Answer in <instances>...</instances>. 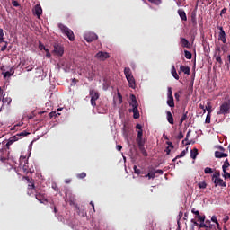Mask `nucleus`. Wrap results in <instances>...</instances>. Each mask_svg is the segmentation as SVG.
Masks as SVG:
<instances>
[{
    "label": "nucleus",
    "instance_id": "1",
    "mask_svg": "<svg viewBox=\"0 0 230 230\" xmlns=\"http://www.w3.org/2000/svg\"><path fill=\"white\" fill-rule=\"evenodd\" d=\"M129 105H130V107H132L129 110V112H133L134 119H139L140 115H139V110L137 109L139 104L137 103V100L136 99V95H134V94L130 95Z\"/></svg>",
    "mask_w": 230,
    "mask_h": 230
},
{
    "label": "nucleus",
    "instance_id": "2",
    "mask_svg": "<svg viewBox=\"0 0 230 230\" xmlns=\"http://www.w3.org/2000/svg\"><path fill=\"white\" fill-rule=\"evenodd\" d=\"M58 28L61 31V32L63 33V35H66L71 42L75 41V33L73 32V31L71 29H69L67 26H66L62 23L58 24Z\"/></svg>",
    "mask_w": 230,
    "mask_h": 230
},
{
    "label": "nucleus",
    "instance_id": "3",
    "mask_svg": "<svg viewBox=\"0 0 230 230\" xmlns=\"http://www.w3.org/2000/svg\"><path fill=\"white\" fill-rule=\"evenodd\" d=\"M124 75L129 84V87L131 89H136V79H134V75H132V70H130L128 67H125Z\"/></svg>",
    "mask_w": 230,
    "mask_h": 230
},
{
    "label": "nucleus",
    "instance_id": "4",
    "mask_svg": "<svg viewBox=\"0 0 230 230\" xmlns=\"http://www.w3.org/2000/svg\"><path fill=\"white\" fill-rule=\"evenodd\" d=\"M230 112V101H225L219 107V111H217L218 115L226 116V114H229Z\"/></svg>",
    "mask_w": 230,
    "mask_h": 230
},
{
    "label": "nucleus",
    "instance_id": "5",
    "mask_svg": "<svg viewBox=\"0 0 230 230\" xmlns=\"http://www.w3.org/2000/svg\"><path fill=\"white\" fill-rule=\"evenodd\" d=\"M89 94L92 107H96V101L100 99V93L96 90H90Z\"/></svg>",
    "mask_w": 230,
    "mask_h": 230
},
{
    "label": "nucleus",
    "instance_id": "6",
    "mask_svg": "<svg viewBox=\"0 0 230 230\" xmlns=\"http://www.w3.org/2000/svg\"><path fill=\"white\" fill-rule=\"evenodd\" d=\"M167 105L173 109L175 107V101L173 100V93L172 92V87L167 90Z\"/></svg>",
    "mask_w": 230,
    "mask_h": 230
},
{
    "label": "nucleus",
    "instance_id": "7",
    "mask_svg": "<svg viewBox=\"0 0 230 230\" xmlns=\"http://www.w3.org/2000/svg\"><path fill=\"white\" fill-rule=\"evenodd\" d=\"M95 58H97V60H101V61L104 62V60H107V58H111V55H109V53H107V52L99 51L95 55Z\"/></svg>",
    "mask_w": 230,
    "mask_h": 230
},
{
    "label": "nucleus",
    "instance_id": "8",
    "mask_svg": "<svg viewBox=\"0 0 230 230\" xmlns=\"http://www.w3.org/2000/svg\"><path fill=\"white\" fill-rule=\"evenodd\" d=\"M20 168L24 173H30V166L28 165V160H26V158H22L21 161Z\"/></svg>",
    "mask_w": 230,
    "mask_h": 230
},
{
    "label": "nucleus",
    "instance_id": "9",
    "mask_svg": "<svg viewBox=\"0 0 230 230\" xmlns=\"http://www.w3.org/2000/svg\"><path fill=\"white\" fill-rule=\"evenodd\" d=\"M84 40L86 42H93V40H98V35L94 32H89L84 35Z\"/></svg>",
    "mask_w": 230,
    "mask_h": 230
},
{
    "label": "nucleus",
    "instance_id": "10",
    "mask_svg": "<svg viewBox=\"0 0 230 230\" xmlns=\"http://www.w3.org/2000/svg\"><path fill=\"white\" fill-rule=\"evenodd\" d=\"M2 102L3 104L0 108V111H3L4 105H10L12 103V98L6 95V93H4L2 98Z\"/></svg>",
    "mask_w": 230,
    "mask_h": 230
},
{
    "label": "nucleus",
    "instance_id": "11",
    "mask_svg": "<svg viewBox=\"0 0 230 230\" xmlns=\"http://www.w3.org/2000/svg\"><path fill=\"white\" fill-rule=\"evenodd\" d=\"M36 199L40 202V204H44V202H48V198H46V194L43 192H38L35 195Z\"/></svg>",
    "mask_w": 230,
    "mask_h": 230
},
{
    "label": "nucleus",
    "instance_id": "12",
    "mask_svg": "<svg viewBox=\"0 0 230 230\" xmlns=\"http://www.w3.org/2000/svg\"><path fill=\"white\" fill-rule=\"evenodd\" d=\"M54 53H56L58 57H62V55H64V47L60 45H54Z\"/></svg>",
    "mask_w": 230,
    "mask_h": 230
},
{
    "label": "nucleus",
    "instance_id": "13",
    "mask_svg": "<svg viewBox=\"0 0 230 230\" xmlns=\"http://www.w3.org/2000/svg\"><path fill=\"white\" fill-rule=\"evenodd\" d=\"M33 13L38 17V19H40V15H42V7L40 6V4L35 5Z\"/></svg>",
    "mask_w": 230,
    "mask_h": 230
},
{
    "label": "nucleus",
    "instance_id": "14",
    "mask_svg": "<svg viewBox=\"0 0 230 230\" xmlns=\"http://www.w3.org/2000/svg\"><path fill=\"white\" fill-rule=\"evenodd\" d=\"M19 139H21V137L17 135L11 137L6 144V147L10 148L11 145H13V143H15V141H19Z\"/></svg>",
    "mask_w": 230,
    "mask_h": 230
},
{
    "label": "nucleus",
    "instance_id": "15",
    "mask_svg": "<svg viewBox=\"0 0 230 230\" xmlns=\"http://www.w3.org/2000/svg\"><path fill=\"white\" fill-rule=\"evenodd\" d=\"M219 30V40H221V42H223V44H226L227 42V40H226V31H224L223 27H220Z\"/></svg>",
    "mask_w": 230,
    "mask_h": 230
},
{
    "label": "nucleus",
    "instance_id": "16",
    "mask_svg": "<svg viewBox=\"0 0 230 230\" xmlns=\"http://www.w3.org/2000/svg\"><path fill=\"white\" fill-rule=\"evenodd\" d=\"M214 184L215 186H221L223 188H226L227 185L226 184V182L224 181V180H222L221 178H217V179H215L214 181Z\"/></svg>",
    "mask_w": 230,
    "mask_h": 230
},
{
    "label": "nucleus",
    "instance_id": "17",
    "mask_svg": "<svg viewBox=\"0 0 230 230\" xmlns=\"http://www.w3.org/2000/svg\"><path fill=\"white\" fill-rule=\"evenodd\" d=\"M180 71L184 75H191V69L189 66H181Z\"/></svg>",
    "mask_w": 230,
    "mask_h": 230
},
{
    "label": "nucleus",
    "instance_id": "18",
    "mask_svg": "<svg viewBox=\"0 0 230 230\" xmlns=\"http://www.w3.org/2000/svg\"><path fill=\"white\" fill-rule=\"evenodd\" d=\"M166 116L168 123H170V125H173V123H175V120L173 119V115L172 114V111H166Z\"/></svg>",
    "mask_w": 230,
    "mask_h": 230
},
{
    "label": "nucleus",
    "instance_id": "19",
    "mask_svg": "<svg viewBox=\"0 0 230 230\" xmlns=\"http://www.w3.org/2000/svg\"><path fill=\"white\" fill-rule=\"evenodd\" d=\"M178 14L181 17V21H188V16H186V12H184V10L179 9Z\"/></svg>",
    "mask_w": 230,
    "mask_h": 230
},
{
    "label": "nucleus",
    "instance_id": "20",
    "mask_svg": "<svg viewBox=\"0 0 230 230\" xmlns=\"http://www.w3.org/2000/svg\"><path fill=\"white\" fill-rule=\"evenodd\" d=\"M206 111H207L208 114H211V112H213V106L211 105V102H209V101L207 102V105L205 107V112H206Z\"/></svg>",
    "mask_w": 230,
    "mask_h": 230
},
{
    "label": "nucleus",
    "instance_id": "21",
    "mask_svg": "<svg viewBox=\"0 0 230 230\" xmlns=\"http://www.w3.org/2000/svg\"><path fill=\"white\" fill-rule=\"evenodd\" d=\"M227 154L226 153H222L220 151H216L215 152V157H217V159H222V157H227Z\"/></svg>",
    "mask_w": 230,
    "mask_h": 230
},
{
    "label": "nucleus",
    "instance_id": "22",
    "mask_svg": "<svg viewBox=\"0 0 230 230\" xmlns=\"http://www.w3.org/2000/svg\"><path fill=\"white\" fill-rule=\"evenodd\" d=\"M197 155H199V149L193 148L192 150H190L191 159H197Z\"/></svg>",
    "mask_w": 230,
    "mask_h": 230
},
{
    "label": "nucleus",
    "instance_id": "23",
    "mask_svg": "<svg viewBox=\"0 0 230 230\" xmlns=\"http://www.w3.org/2000/svg\"><path fill=\"white\" fill-rule=\"evenodd\" d=\"M181 44L182 48H190V41H188V40H186L185 38L181 39Z\"/></svg>",
    "mask_w": 230,
    "mask_h": 230
},
{
    "label": "nucleus",
    "instance_id": "24",
    "mask_svg": "<svg viewBox=\"0 0 230 230\" xmlns=\"http://www.w3.org/2000/svg\"><path fill=\"white\" fill-rule=\"evenodd\" d=\"M13 73H15V70H13V68H11L10 71L4 73V78H8L10 76H13Z\"/></svg>",
    "mask_w": 230,
    "mask_h": 230
},
{
    "label": "nucleus",
    "instance_id": "25",
    "mask_svg": "<svg viewBox=\"0 0 230 230\" xmlns=\"http://www.w3.org/2000/svg\"><path fill=\"white\" fill-rule=\"evenodd\" d=\"M191 134V130L189 129L186 135V137L184 140H182V143L186 142L185 145H191V141L188 140L190 138V135Z\"/></svg>",
    "mask_w": 230,
    "mask_h": 230
},
{
    "label": "nucleus",
    "instance_id": "26",
    "mask_svg": "<svg viewBox=\"0 0 230 230\" xmlns=\"http://www.w3.org/2000/svg\"><path fill=\"white\" fill-rule=\"evenodd\" d=\"M144 177L148 179H155V172H154V170H149V172L146 174Z\"/></svg>",
    "mask_w": 230,
    "mask_h": 230
},
{
    "label": "nucleus",
    "instance_id": "27",
    "mask_svg": "<svg viewBox=\"0 0 230 230\" xmlns=\"http://www.w3.org/2000/svg\"><path fill=\"white\" fill-rule=\"evenodd\" d=\"M230 166L229 160L226 159L222 166L223 172H227V168Z\"/></svg>",
    "mask_w": 230,
    "mask_h": 230
},
{
    "label": "nucleus",
    "instance_id": "28",
    "mask_svg": "<svg viewBox=\"0 0 230 230\" xmlns=\"http://www.w3.org/2000/svg\"><path fill=\"white\" fill-rule=\"evenodd\" d=\"M186 119H188V111L183 113L182 117L181 118V119H180L181 125H182V123H184V121H186Z\"/></svg>",
    "mask_w": 230,
    "mask_h": 230
},
{
    "label": "nucleus",
    "instance_id": "29",
    "mask_svg": "<svg viewBox=\"0 0 230 230\" xmlns=\"http://www.w3.org/2000/svg\"><path fill=\"white\" fill-rule=\"evenodd\" d=\"M181 94H182L181 91L176 92L174 93V98H175L176 102H180L181 101Z\"/></svg>",
    "mask_w": 230,
    "mask_h": 230
},
{
    "label": "nucleus",
    "instance_id": "30",
    "mask_svg": "<svg viewBox=\"0 0 230 230\" xmlns=\"http://www.w3.org/2000/svg\"><path fill=\"white\" fill-rule=\"evenodd\" d=\"M198 186L199 190H206V188L208 187V184L206 183V181H202V182H199Z\"/></svg>",
    "mask_w": 230,
    "mask_h": 230
},
{
    "label": "nucleus",
    "instance_id": "31",
    "mask_svg": "<svg viewBox=\"0 0 230 230\" xmlns=\"http://www.w3.org/2000/svg\"><path fill=\"white\" fill-rule=\"evenodd\" d=\"M3 42H4V31L0 29V44H3Z\"/></svg>",
    "mask_w": 230,
    "mask_h": 230
},
{
    "label": "nucleus",
    "instance_id": "32",
    "mask_svg": "<svg viewBox=\"0 0 230 230\" xmlns=\"http://www.w3.org/2000/svg\"><path fill=\"white\" fill-rule=\"evenodd\" d=\"M137 143L138 145V148H140L141 146H145V141L143 140V138H137Z\"/></svg>",
    "mask_w": 230,
    "mask_h": 230
},
{
    "label": "nucleus",
    "instance_id": "33",
    "mask_svg": "<svg viewBox=\"0 0 230 230\" xmlns=\"http://www.w3.org/2000/svg\"><path fill=\"white\" fill-rule=\"evenodd\" d=\"M215 179H220V171H216L214 174L212 175V181H215Z\"/></svg>",
    "mask_w": 230,
    "mask_h": 230
},
{
    "label": "nucleus",
    "instance_id": "34",
    "mask_svg": "<svg viewBox=\"0 0 230 230\" xmlns=\"http://www.w3.org/2000/svg\"><path fill=\"white\" fill-rule=\"evenodd\" d=\"M184 53H185V58H187V60H191V58L193 57L191 52L185 50Z\"/></svg>",
    "mask_w": 230,
    "mask_h": 230
},
{
    "label": "nucleus",
    "instance_id": "35",
    "mask_svg": "<svg viewBox=\"0 0 230 230\" xmlns=\"http://www.w3.org/2000/svg\"><path fill=\"white\" fill-rule=\"evenodd\" d=\"M138 148H139L141 154H142L145 157H146V156L148 155V153L146 152V149H145V146H141V147H138Z\"/></svg>",
    "mask_w": 230,
    "mask_h": 230
},
{
    "label": "nucleus",
    "instance_id": "36",
    "mask_svg": "<svg viewBox=\"0 0 230 230\" xmlns=\"http://www.w3.org/2000/svg\"><path fill=\"white\" fill-rule=\"evenodd\" d=\"M187 152H188V148H186V150L181 151V154L176 156V159H181V157H184Z\"/></svg>",
    "mask_w": 230,
    "mask_h": 230
},
{
    "label": "nucleus",
    "instance_id": "37",
    "mask_svg": "<svg viewBox=\"0 0 230 230\" xmlns=\"http://www.w3.org/2000/svg\"><path fill=\"white\" fill-rule=\"evenodd\" d=\"M133 170H134V173H136L137 175H141V173H143L137 165L133 166Z\"/></svg>",
    "mask_w": 230,
    "mask_h": 230
},
{
    "label": "nucleus",
    "instance_id": "38",
    "mask_svg": "<svg viewBox=\"0 0 230 230\" xmlns=\"http://www.w3.org/2000/svg\"><path fill=\"white\" fill-rule=\"evenodd\" d=\"M28 134L30 133L26 131H22L21 133L16 134V136L21 138V137H25V136H28Z\"/></svg>",
    "mask_w": 230,
    "mask_h": 230
},
{
    "label": "nucleus",
    "instance_id": "39",
    "mask_svg": "<svg viewBox=\"0 0 230 230\" xmlns=\"http://www.w3.org/2000/svg\"><path fill=\"white\" fill-rule=\"evenodd\" d=\"M77 179H85V177H87V173L85 172H81V173H78L76 175Z\"/></svg>",
    "mask_w": 230,
    "mask_h": 230
},
{
    "label": "nucleus",
    "instance_id": "40",
    "mask_svg": "<svg viewBox=\"0 0 230 230\" xmlns=\"http://www.w3.org/2000/svg\"><path fill=\"white\" fill-rule=\"evenodd\" d=\"M197 219H199V222H201V224L206 220V216H200V214H199L198 217H196Z\"/></svg>",
    "mask_w": 230,
    "mask_h": 230
},
{
    "label": "nucleus",
    "instance_id": "41",
    "mask_svg": "<svg viewBox=\"0 0 230 230\" xmlns=\"http://www.w3.org/2000/svg\"><path fill=\"white\" fill-rule=\"evenodd\" d=\"M199 228H203L205 230H209L208 226L207 224H205L204 222L199 224Z\"/></svg>",
    "mask_w": 230,
    "mask_h": 230
},
{
    "label": "nucleus",
    "instance_id": "42",
    "mask_svg": "<svg viewBox=\"0 0 230 230\" xmlns=\"http://www.w3.org/2000/svg\"><path fill=\"white\" fill-rule=\"evenodd\" d=\"M205 123H211V113L207 114Z\"/></svg>",
    "mask_w": 230,
    "mask_h": 230
},
{
    "label": "nucleus",
    "instance_id": "43",
    "mask_svg": "<svg viewBox=\"0 0 230 230\" xmlns=\"http://www.w3.org/2000/svg\"><path fill=\"white\" fill-rule=\"evenodd\" d=\"M204 172H205L206 174H208V173H213V169H211V167H206V168L204 169Z\"/></svg>",
    "mask_w": 230,
    "mask_h": 230
},
{
    "label": "nucleus",
    "instance_id": "44",
    "mask_svg": "<svg viewBox=\"0 0 230 230\" xmlns=\"http://www.w3.org/2000/svg\"><path fill=\"white\" fill-rule=\"evenodd\" d=\"M149 3H153V4H156L157 6H159V4H161V0H148Z\"/></svg>",
    "mask_w": 230,
    "mask_h": 230
},
{
    "label": "nucleus",
    "instance_id": "45",
    "mask_svg": "<svg viewBox=\"0 0 230 230\" xmlns=\"http://www.w3.org/2000/svg\"><path fill=\"white\" fill-rule=\"evenodd\" d=\"M211 220L217 225V226H220V223H218V219H217V216H213L211 217Z\"/></svg>",
    "mask_w": 230,
    "mask_h": 230
},
{
    "label": "nucleus",
    "instance_id": "46",
    "mask_svg": "<svg viewBox=\"0 0 230 230\" xmlns=\"http://www.w3.org/2000/svg\"><path fill=\"white\" fill-rule=\"evenodd\" d=\"M137 139H143V130H138Z\"/></svg>",
    "mask_w": 230,
    "mask_h": 230
},
{
    "label": "nucleus",
    "instance_id": "47",
    "mask_svg": "<svg viewBox=\"0 0 230 230\" xmlns=\"http://www.w3.org/2000/svg\"><path fill=\"white\" fill-rule=\"evenodd\" d=\"M60 115V113H57V111H51L49 113V118H57V115Z\"/></svg>",
    "mask_w": 230,
    "mask_h": 230
},
{
    "label": "nucleus",
    "instance_id": "48",
    "mask_svg": "<svg viewBox=\"0 0 230 230\" xmlns=\"http://www.w3.org/2000/svg\"><path fill=\"white\" fill-rule=\"evenodd\" d=\"M4 46L1 48V51H6V48H8V42L7 41H4Z\"/></svg>",
    "mask_w": 230,
    "mask_h": 230
},
{
    "label": "nucleus",
    "instance_id": "49",
    "mask_svg": "<svg viewBox=\"0 0 230 230\" xmlns=\"http://www.w3.org/2000/svg\"><path fill=\"white\" fill-rule=\"evenodd\" d=\"M191 213H193V215H196V217H198L199 215H200V212L199 210H196L195 208L191 209Z\"/></svg>",
    "mask_w": 230,
    "mask_h": 230
},
{
    "label": "nucleus",
    "instance_id": "50",
    "mask_svg": "<svg viewBox=\"0 0 230 230\" xmlns=\"http://www.w3.org/2000/svg\"><path fill=\"white\" fill-rule=\"evenodd\" d=\"M118 98H119V102L123 103V96L121 95V93H118Z\"/></svg>",
    "mask_w": 230,
    "mask_h": 230
},
{
    "label": "nucleus",
    "instance_id": "51",
    "mask_svg": "<svg viewBox=\"0 0 230 230\" xmlns=\"http://www.w3.org/2000/svg\"><path fill=\"white\" fill-rule=\"evenodd\" d=\"M12 4H13V6H15V8L19 7V2H17L15 0L12 1Z\"/></svg>",
    "mask_w": 230,
    "mask_h": 230
},
{
    "label": "nucleus",
    "instance_id": "52",
    "mask_svg": "<svg viewBox=\"0 0 230 230\" xmlns=\"http://www.w3.org/2000/svg\"><path fill=\"white\" fill-rule=\"evenodd\" d=\"M39 49H40V51H42V49H46V47L44 46V44H42L41 42H40V44H39Z\"/></svg>",
    "mask_w": 230,
    "mask_h": 230
},
{
    "label": "nucleus",
    "instance_id": "53",
    "mask_svg": "<svg viewBox=\"0 0 230 230\" xmlns=\"http://www.w3.org/2000/svg\"><path fill=\"white\" fill-rule=\"evenodd\" d=\"M208 230H217V226H215V225L210 224L208 226Z\"/></svg>",
    "mask_w": 230,
    "mask_h": 230
},
{
    "label": "nucleus",
    "instance_id": "54",
    "mask_svg": "<svg viewBox=\"0 0 230 230\" xmlns=\"http://www.w3.org/2000/svg\"><path fill=\"white\" fill-rule=\"evenodd\" d=\"M178 139H184V134H182V131H180L178 135Z\"/></svg>",
    "mask_w": 230,
    "mask_h": 230
},
{
    "label": "nucleus",
    "instance_id": "55",
    "mask_svg": "<svg viewBox=\"0 0 230 230\" xmlns=\"http://www.w3.org/2000/svg\"><path fill=\"white\" fill-rule=\"evenodd\" d=\"M154 172H155V173H159V175H163V173H164L163 170H161V169H158V170L154 171Z\"/></svg>",
    "mask_w": 230,
    "mask_h": 230
},
{
    "label": "nucleus",
    "instance_id": "56",
    "mask_svg": "<svg viewBox=\"0 0 230 230\" xmlns=\"http://www.w3.org/2000/svg\"><path fill=\"white\" fill-rule=\"evenodd\" d=\"M223 222L224 224H226V222H229V216H225V217L223 218Z\"/></svg>",
    "mask_w": 230,
    "mask_h": 230
},
{
    "label": "nucleus",
    "instance_id": "57",
    "mask_svg": "<svg viewBox=\"0 0 230 230\" xmlns=\"http://www.w3.org/2000/svg\"><path fill=\"white\" fill-rule=\"evenodd\" d=\"M216 60L218 62V64H222V58L220 56L216 57Z\"/></svg>",
    "mask_w": 230,
    "mask_h": 230
},
{
    "label": "nucleus",
    "instance_id": "58",
    "mask_svg": "<svg viewBox=\"0 0 230 230\" xmlns=\"http://www.w3.org/2000/svg\"><path fill=\"white\" fill-rule=\"evenodd\" d=\"M136 128H137V130H143V126H141V124H137Z\"/></svg>",
    "mask_w": 230,
    "mask_h": 230
},
{
    "label": "nucleus",
    "instance_id": "59",
    "mask_svg": "<svg viewBox=\"0 0 230 230\" xmlns=\"http://www.w3.org/2000/svg\"><path fill=\"white\" fill-rule=\"evenodd\" d=\"M172 75L173 78H175V80H179V74H177V72L174 74H172Z\"/></svg>",
    "mask_w": 230,
    "mask_h": 230
},
{
    "label": "nucleus",
    "instance_id": "60",
    "mask_svg": "<svg viewBox=\"0 0 230 230\" xmlns=\"http://www.w3.org/2000/svg\"><path fill=\"white\" fill-rule=\"evenodd\" d=\"M78 82V80L77 79H72V84H71V85H76V83Z\"/></svg>",
    "mask_w": 230,
    "mask_h": 230
},
{
    "label": "nucleus",
    "instance_id": "61",
    "mask_svg": "<svg viewBox=\"0 0 230 230\" xmlns=\"http://www.w3.org/2000/svg\"><path fill=\"white\" fill-rule=\"evenodd\" d=\"M226 12H227V9L226 8H223L221 10L220 15H224V13H226Z\"/></svg>",
    "mask_w": 230,
    "mask_h": 230
},
{
    "label": "nucleus",
    "instance_id": "62",
    "mask_svg": "<svg viewBox=\"0 0 230 230\" xmlns=\"http://www.w3.org/2000/svg\"><path fill=\"white\" fill-rule=\"evenodd\" d=\"M116 148H117V150H118L119 152H121L123 146H121V145H118V146H116Z\"/></svg>",
    "mask_w": 230,
    "mask_h": 230
},
{
    "label": "nucleus",
    "instance_id": "63",
    "mask_svg": "<svg viewBox=\"0 0 230 230\" xmlns=\"http://www.w3.org/2000/svg\"><path fill=\"white\" fill-rule=\"evenodd\" d=\"M167 145H168L167 147H169V148H173V143H172V142H167Z\"/></svg>",
    "mask_w": 230,
    "mask_h": 230
},
{
    "label": "nucleus",
    "instance_id": "64",
    "mask_svg": "<svg viewBox=\"0 0 230 230\" xmlns=\"http://www.w3.org/2000/svg\"><path fill=\"white\" fill-rule=\"evenodd\" d=\"M165 152L167 155H170V153L172 152V150L170 149V147H166Z\"/></svg>",
    "mask_w": 230,
    "mask_h": 230
}]
</instances>
